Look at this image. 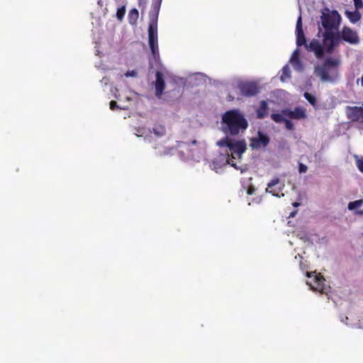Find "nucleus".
<instances>
[{"mask_svg":"<svg viewBox=\"0 0 363 363\" xmlns=\"http://www.w3.org/2000/svg\"><path fill=\"white\" fill-rule=\"evenodd\" d=\"M268 105L266 101H262L257 110V116L258 118H264L267 116Z\"/></svg>","mask_w":363,"mask_h":363,"instance_id":"13","label":"nucleus"},{"mask_svg":"<svg viewBox=\"0 0 363 363\" xmlns=\"http://www.w3.org/2000/svg\"><path fill=\"white\" fill-rule=\"evenodd\" d=\"M296 23H302V19H301V16H298Z\"/></svg>","mask_w":363,"mask_h":363,"instance_id":"29","label":"nucleus"},{"mask_svg":"<svg viewBox=\"0 0 363 363\" xmlns=\"http://www.w3.org/2000/svg\"><path fill=\"white\" fill-rule=\"evenodd\" d=\"M358 10L355 9L354 11H345L346 16L352 23H357L360 20L361 15Z\"/></svg>","mask_w":363,"mask_h":363,"instance_id":"14","label":"nucleus"},{"mask_svg":"<svg viewBox=\"0 0 363 363\" xmlns=\"http://www.w3.org/2000/svg\"><path fill=\"white\" fill-rule=\"evenodd\" d=\"M284 187V184H280V180L279 178H274L268 183L266 192L270 193L277 197H281L284 196L282 193Z\"/></svg>","mask_w":363,"mask_h":363,"instance_id":"8","label":"nucleus"},{"mask_svg":"<svg viewBox=\"0 0 363 363\" xmlns=\"http://www.w3.org/2000/svg\"><path fill=\"white\" fill-rule=\"evenodd\" d=\"M338 34H340L338 33ZM342 39L350 44H357L359 42V38L357 32L352 30L350 28L345 26L342 29L341 35Z\"/></svg>","mask_w":363,"mask_h":363,"instance_id":"10","label":"nucleus"},{"mask_svg":"<svg viewBox=\"0 0 363 363\" xmlns=\"http://www.w3.org/2000/svg\"><path fill=\"white\" fill-rule=\"evenodd\" d=\"M356 165L358 169L363 173V157L359 158L356 157Z\"/></svg>","mask_w":363,"mask_h":363,"instance_id":"24","label":"nucleus"},{"mask_svg":"<svg viewBox=\"0 0 363 363\" xmlns=\"http://www.w3.org/2000/svg\"><path fill=\"white\" fill-rule=\"evenodd\" d=\"M354 3L356 9H359L363 7V2L362 0H354Z\"/></svg>","mask_w":363,"mask_h":363,"instance_id":"27","label":"nucleus"},{"mask_svg":"<svg viewBox=\"0 0 363 363\" xmlns=\"http://www.w3.org/2000/svg\"><path fill=\"white\" fill-rule=\"evenodd\" d=\"M290 62L296 69L298 71L302 70L303 65L301 60L299 59V51L298 50H296L293 52L290 59Z\"/></svg>","mask_w":363,"mask_h":363,"instance_id":"12","label":"nucleus"},{"mask_svg":"<svg viewBox=\"0 0 363 363\" xmlns=\"http://www.w3.org/2000/svg\"><path fill=\"white\" fill-rule=\"evenodd\" d=\"M321 23H340L341 16L335 9L324 7L320 10Z\"/></svg>","mask_w":363,"mask_h":363,"instance_id":"6","label":"nucleus"},{"mask_svg":"<svg viewBox=\"0 0 363 363\" xmlns=\"http://www.w3.org/2000/svg\"><path fill=\"white\" fill-rule=\"evenodd\" d=\"M340 64V61L339 59L336 58H327L325 61L323 65L327 67H337Z\"/></svg>","mask_w":363,"mask_h":363,"instance_id":"17","label":"nucleus"},{"mask_svg":"<svg viewBox=\"0 0 363 363\" xmlns=\"http://www.w3.org/2000/svg\"><path fill=\"white\" fill-rule=\"evenodd\" d=\"M248 127V123L244 115L238 110L228 111V133L231 135H238L243 133Z\"/></svg>","mask_w":363,"mask_h":363,"instance_id":"2","label":"nucleus"},{"mask_svg":"<svg viewBox=\"0 0 363 363\" xmlns=\"http://www.w3.org/2000/svg\"><path fill=\"white\" fill-rule=\"evenodd\" d=\"M307 169H308V167L306 164H304L303 163H299L298 171L300 173H305V172H306Z\"/></svg>","mask_w":363,"mask_h":363,"instance_id":"26","label":"nucleus"},{"mask_svg":"<svg viewBox=\"0 0 363 363\" xmlns=\"http://www.w3.org/2000/svg\"><path fill=\"white\" fill-rule=\"evenodd\" d=\"M314 278L315 282L317 284L318 286H321L323 284L325 279L320 274H315Z\"/></svg>","mask_w":363,"mask_h":363,"instance_id":"22","label":"nucleus"},{"mask_svg":"<svg viewBox=\"0 0 363 363\" xmlns=\"http://www.w3.org/2000/svg\"><path fill=\"white\" fill-rule=\"evenodd\" d=\"M162 0H154L149 11V23H157Z\"/></svg>","mask_w":363,"mask_h":363,"instance_id":"11","label":"nucleus"},{"mask_svg":"<svg viewBox=\"0 0 363 363\" xmlns=\"http://www.w3.org/2000/svg\"><path fill=\"white\" fill-rule=\"evenodd\" d=\"M125 14V6H122L117 9L116 14L117 20L119 21H121L123 19Z\"/></svg>","mask_w":363,"mask_h":363,"instance_id":"19","label":"nucleus"},{"mask_svg":"<svg viewBox=\"0 0 363 363\" xmlns=\"http://www.w3.org/2000/svg\"><path fill=\"white\" fill-rule=\"evenodd\" d=\"M303 96L312 106H315L316 105L317 101L313 95L308 92H305Z\"/></svg>","mask_w":363,"mask_h":363,"instance_id":"20","label":"nucleus"},{"mask_svg":"<svg viewBox=\"0 0 363 363\" xmlns=\"http://www.w3.org/2000/svg\"><path fill=\"white\" fill-rule=\"evenodd\" d=\"M316 70L323 81H330L331 79L328 72V67H325L324 65L317 68Z\"/></svg>","mask_w":363,"mask_h":363,"instance_id":"15","label":"nucleus"},{"mask_svg":"<svg viewBox=\"0 0 363 363\" xmlns=\"http://www.w3.org/2000/svg\"><path fill=\"white\" fill-rule=\"evenodd\" d=\"M228 150L230 151L231 157L228 155V164L238 169L234 160H240L242 154L247 150V143L244 139L233 140L228 138Z\"/></svg>","mask_w":363,"mask_h":363,"instance_id":"3","label":"nucleus"},{"mask_svg":"<svg viewBox=\"0 0 363 363\" xmlns=\"http://www.w3.org/2000/svg\"><path fill=\"white\" fill-rule=\"evenodd\" d=\"M295 214V212L291 213V216H294Z\"/></svg>","mask_w":363,"mask_h":363,"instance_id":"32","label":"nucleus"},{"mask_svg":"<svg viewBox=\"0 0 363 363\" xmlns=\"http://www.w3.org/2000/svg\"><path fill=\"white\" fill-rule=\"evenodd\" d=\"M255 188L253 186H248L247 189V194L248 195H252L255 193Z\"/></svg>","mask_w":363,"mask_h":363,"instance_id":"28","label":"nucleus"},{"mask_svg":"<svg viewBox=\"0 0 363 363\" xmlns=\"http://www.w3.org/2000/svg\"><path fill=\"white\" fill-rule=\"evenodd\" d=\"M284 123L285 124V128L287 130H293L294 129V123L290 120L286 118Z\"/></svg>","mask_w":363,"mask_h":363,"instance_id":"25","label":"nucleus"},{"mask_svg":"<svg viewBox=\"0 0 363 363\" xmlns=\"http://www.w3.org/2000/svg\"><path fill=\"white\" fill-rule=\"evenodd\" d=\"M307 276H308V277H311V273L307 272Z\"/></svg>","mask_w":363,"mask_h":363,"instance_id":"31","label":"nucleus"},{"mask_svg":"<svg viewBox=\"0 0 363 363\" xmlns=\"http://www.w3.org/2000/svg\"><path fill=\"white\" fill-rule=\"evenodd\" d=\"M238 87L241 94L246 97L254 96L259 91V87L255 82L241 81L238 82Z\"/></svg>","mask_w":363,"mask_h":363,"instance_id":"4","label":"nucleus"},{"mask_svg":"<svg viewBox=\"0 0 363 363\" xmlns=\"http://www.w3.org/2000/svg\"><path fill=\"white\" fill-rule=\"evenodd\" d=\"M128 22L129 23H136L139 18V12L136 9H132L129 11L128 13Z\"/></svg>","mask_w":363,"mask_h":363,"instance_id":"16","label":"nucleus"},{"mask_svg":"<svg viewBox=\"0 0 363 363\" xmlns=\"http://www.w3.org/2000/svg\"><path fill=\"white\" fill-rule=\"evenodd\" d=\"M269 142V137L261 130H258L257 137L250 138V147L252 150H259L266 147Z\"/></svg>","mask_w":363,"mask_h":363,"instance_id":"5","label":"nucleus"},{"mask_svg":"<svg viewBox=\"0 0 363 363\" xmlns=\"http://www.w3.org/2000/svg\"><path fill=\"white\" fill-rule=\"evenodd\" d=\"M362 203H363L362 199L357 200L354 201H351L348 204V208L350 210H354V209L359 208V206H361L362 205Z\"/></svg>","mask_w":363,"mask_h":363,"instance_id":"21","label":"nucleus"},{"mask_svg":"<svg viewBox=\"0 0 363 363\" xmlns=\"http://www.w3.org/2000/svg\"><path fill=\"white\" fill-rule=\"evenodd\" d=\"M347 118L353 122L363 124V108L360 106H347L346 108Z\"/></svg>","mask_w":363,"mask_h":363,"instance_id":"9","label":"nucleus"},{"mask_svg":"<svg viewBox=\"0 0 363 363\" xmlns=\"http://www.w3.org/2000/svg\"><path fill=\"white\" fill-rule=\"evenodd\" d=\"M340 24H321L318 27V36L323 38V42L313 39L309 44L306 43L303 24H296V44L298 47L304 45L308 51L313 52L317 58H322L325 53L330 54L340 44L338 27Z\"/></svg>","mask_w":363,"mask_h":363,"instance_id":"1","label":"nucleus"},{"mask_svg":"<svg viewBox=\"0 0 363 363\" xmlns=\"http://www.w3.org/2000/svg\"><path fill=\"white\" fill-rule=\"evenodd\" d=\"M271 118L274 122L277 123H284L286 118V116H285L281 111V113H272L271 115Z\"/></svg>","mask_w":363,"mask_h":363,"instance_id":"18","label":"nucleus"},{"mask_svg":"<svg viewBox=\"0 0 363 363\" xmlns=\"http://www.w3.org/2000/svg\"><path fill=\"white\" fill-rule=\"evenodd\" d=\"M282 113L289 118L301 120L307 118L306 108L297 106L294 110L290 108L282 109Z\"/></svg>","mask_w":363,"mask_h":363,"instance_id":"7","label":"nucleus"},{"mask_svg":"<svg viewBox=\"0 0 363 363\" xmlns=\"http://www.w3.org/2000/svg\"><path fill=\"white\" fill-rule=\"evenodd\" d=\"M290 77V69L286 65L282 69V75L281 77V79L284 80V77Z\"/></svg>","mask_w":363,"mask_h":363,"instance_id":"23","label":"nucleus"},{"mask_svg":"<svg viewBox=\"0 0 363 363\" xmlns=\"http://www.w3.org/2000/svg\"><path fill=\"white\" fill-rule=\"evenodd\" d=\"M293 206L296 207V206H299V203L297 202H294V203H293Z\"/></svg>","mask_w":363,"mask_h":363,"instance_id":"30","label":"nucleus"}]
</instances>
